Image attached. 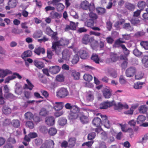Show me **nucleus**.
Wrapping results in <instances>:
<instances>
[{"mask_svg": "<svg viewBox=\"0 0 148 148\" xmlns=\"http://www.w3.org/2000/svg\"><path fill=\"white\" fill-rule=\"evenodd\" d=\"M34 52L38 55H40V53L44 54L45 53V50L44 48L41 47L36 48L34 50Z\"/></svg>", "mask_w": 148, "mask_h": 148, "instance_id": "26", "label": "nucleus"}, {"mask_svg": "<svg viewBox=\"0 0 148 148\" xmlns=\"http://www.w3.org/2000/svg\"><path fill=\"white\" fill-rule=\"evenodd\" d=\"M24 116L25 119L27 120H31L34 118L33 114L29 112L26 113L24 115Z\"/></svg>", "mask_w": 148, "mask_h": 148, "instance_id": "33", "label": "nucleus"}, {"mask_svg": "<svg viewBox=\"0 0 148 148\" xmlns=\"http://www.w3.org/2000/svg\"><path fill=\"white\" fill-rule=\"evenodd\" d=\"M91 59L97 63H99V62H101L98 56L96 54L92 55Z\"/></svg>", "mask_w": 148, "mask_h": 148, "instance_id": "46", "label": "nucleus"}, {"mask_svg": "<svg viewBox=\"0 0 148 148\" xmlns=\"http://www.w3.org/2000/svg\"><path fill=\"white\" fill-rule=\"evenodd\" d=\"M62 58L66 60H69L71 56L72 55V52L69 50H65L62 53Z\"/></svg>", "mask_w": 148, "mask_h": 148, "instance_id": "8", "label": "nucleus"}, {"mask_svg": "<svg viewBox=\"0 0 148 148\" xmlns=\"http://www.w3.org/2000/svg\"><path fill=\"white\" fill-rule=\"evenodd\" d=\"M136 72V69L134 67H130L126 71V75L127 77L133 76Z\"/></svg>", "mask_w": 148, "mask_h": 148, "instance_id": "11", "label": "nucleus"}, {"mask_svg": "<svg viewBox=\"0 0 148 148\" xmlns=\"http://www.w3.org/2000/svg\"><path fill=\"white\" fill-rule=\"evenodd\" d=\"M57 9L58 11L61 12L63 11L64 8V6L62 3H58L56 5Z\"/></svg>", "mask_w": 148, "mask_h": 148, "instance_id": "49", "label": "nucleus"}, {"mask_svg": "<svg viewBox=\"0 0 148 148\" xmlns=\"http://www.w3.org/2000/svg\"><path fill=\"white\" fill-rule=\"evenodd\" d=\"M145 117L142 115H140L138 116L137 118V122L140 124H142L146 120Z\"/></svg>", "mask_w": 148, "mask_h": 148, "instance_id": "29", "label": "nucleus"}, {"mask_svg": "<svg viewBox=\"0 0 148 148\" xmlns=\"http://www.w3.org/2000/svg\"><path fill=\"white\" fill-rule=\"evenodd\" d=\"M34 65L39 69H41L44 67V64L41 62L37 60L34 61Z\"/></svg>", "mask_w": 148, "mask_h": 148, "instance_id": "28", "label": "nucleus"}, {"mask_svg": "<svg viewBox=\"0 0 148 148\" xmlns=\"http://www.w3.org/2000/svg\"><path fill=\"white\" fill-rule=\"evenodd\" d=\"M138 110L141 114H146L148 110V107L145 105L140 106L138 108Z\"/></svg>", "mask_w": 148, "mask_h": 148, "instance_id": "16", "label": "nucleus"}, {"mask_svg": "<svg viewBox=\"0 0 148 148\" xmlns=\"http://www.w3.org/2000/svg\"><path fill=\"white\" fill-rule=\"evenodd\" d=\"M97 11L99 14H103L106 12L105 9L102 8H97Z\"/></svg>", "mask_w": 148, "mask_h": 148, "instance_id": "55", "label": "nucleus"}, {"mask_svg": "<svg viewBox=\"0 0 148 148\" xmlns=\"http://www.w3.org/2000/svg\"><path fill=\"white\" fill-rule=\"evenodd\" d=\"M32 55V51L30 50H28L25 51L22 55L23 57H26L30 56Z\"/></svg>", "mask_w": 148, "mask_h": 148, "instance_id": "53", "label": "nucleus"}, {"mask_svg": "<svg viewBox=\"0 0 148 148\" xmlns=\"http://www.w3.org/2000/svg\"><path fill=\"white\" fill-rule=\"evenodd\" d=\"M100 115L103 119L105 120L104 126L107 128H110V125L109 123V121L107 119V116L105 115Z\"/></svg>", "mask_w": 148, "mask_h": 148, "instance_id": "21", "label": "nucleus"}, {"mask_svg": "<svg viewBox=\"0 0 148 148\" xmlns=\"http://www.w3.org/2000/svg\"><path fill=\"white\" fill-rule=\"evenodd\" d=\"M120 58L121 60H124L125 61L121 64V66L123 69L125 68L127 65V62L125 60L126 58L124 56H120Z\"/></svg>", "mask_w": 148, "mask_h": 148, "instance_id": "41", "label": "nucleus"}, {"mask_svg": "<svg viewBox=\"0 0 148 148\" xmlns=\"http://www.w3.org/2000/svg\"><path fill=\"white\" fill-rule=\"evenodd\" d=\"M114 140V138L112 136H110L108 135L107 139L105 140L107 143H110Z\"/></svg>", "mask_w": 148, "mask_h": 148, "instance_id": "59", "label": "nucleus"}, {"mask_svg": "<svg viewBox=\"0 0 148 148\" xmlns=\"http://www.w3.org/2000/svg\"><path fill=\"white\" fill-rule=\"evenodd\" d=\"M111 90L109 88H106L103 91V96L106 99L110 98L111 96Z\"/></svg>", "mask_w": 148, "mask_h": 148, "instance_id": "17", "label": "nucleus"}, {"mask_svg": "<svg viewBox=\"0 0 148 148\" xmlns=\"http://www.w3.org/2000/svg\"><path fill=\"white\" fill-rule=\"evenodd\" d=\"M48 132L50 135L53 136L56 134L57 130L54 127H51L48 130Z\"/></svg>", "mask_w": 148, "mask_h": 148, "instance_id": "38", "label": "nucleus"}, {"mask_svg": "<svg viewBox=\"0 0 148 148\" xmlns=\"http://www.w3.org/2000/svg\"><path fill=\"white\" fill-rule=\"evenodd\" d=\"M42 31L38 30L35 32L33 35V37L35 38H38L40 37L42 35Z\"/></svg>", "mask_w": 148, "mask_h": 148, "instance_id": "32", "label": "nucleus"}, {"mask_svg": "<svg viewBox=\"0 0 148 148\" xmlns=\"http://www.w3.org/2000/svg\"><path fill=\"white\" fill-rule=\"evenodd\" d=\"M123 27L127 30L130 31H132L133 29L132 27L130 25L129 23L125 24L123 26Z\"/></svg>", "mask_w": 148, "mask_h": 148, "instance_id": "57", "label": "nucleus"}, {"mask_svg": "<svg viewBox=\"0 0 148 148\" xmlns=\"http://www.w3.org/2000/svg\"><path fill=\"white\" fill-rule=\"evenodd\" d=\"M79 111V109L77 106L73 105L71 110V112L78 114Z\"/></svg>", "mask_w": 148, "mask_h": 148, "instance_id": "48", "label": "nucleus"}, {"mask_svg": "<svg viewBox=\"0 0 148 148\" xmlns=\"http://www.w3.org/2000/svg\"><path fill=\"white\" fill-rule=\"evenodd\" d=\"M78 53L81 58L82 59H86L88 57V53L86 51L81 50L78 52Z\"/></svg>", "mask_w": 148, "mask_h": 148, "instance_id": "20", "label": "nucleus"}, {"mask_svg": "<svg viewBox=\"0 0 148 148\" xmlns=\"http://www.w3.org/2000/svg\"><path fill=\"white\" fill-rule=\"evenodd\" d=\"M120 45L122 48L124 54L127 56L130 53L129 51L126 48L125 45L122 44Z\"/></svg>", "mask_w": 148, "mask_h": 148, "instance_id": "52", "label": "nucleus"}, {"mask_svg": "<svg viewBox=\"0 0 148 148\" xmlns=\"http://www.w3.org/2000/svg\"><path fill=\"white\" fill-rule=\"evenodd\" d=\"M75 138H71L69 139L68 144H69V147L70 148L73 147L75 145Z\"/></svg>", "mask_w": 148, "mask_h": 148, "instance_id": "40", "label": "nucleus"}, {"mask_svg": "<svg viewBox=\"0 0 148 148\" xmlns=\"http://www.w3.org/2000/svg\"><path fill=\"white\" fill-rule=\"evenodd\" d=\"M117 106L118 108H116L115 109L118 110L123 108L126 109H127L129 108L128 105L125 103L122 104L120 103H119L117 104Z\"/></svg>", "mask_w": 148, "mask_h": 148, "instance_id": "24", "label": "nucleus"}, {"mask_svg": "<svg viewBox=\"0 0 148 148\" xmlns=\"http://www.w3.org/2000/svg\"><path fill=\"white\" fill-rule=\"evenodd\" d=\"M71 76L75 80L79 79L80 78V74L79 72L75 70H73L71 71Z\"/></svg>", "mask_w": 148, "mask_h": 148, "instance_id": "19", "label": "nucleus"}, {"mask_svg": "<svg viewBox=\"0 0 148 148\" xmlns=\"http://www.w3.org/2000/svg\"><path fill=\"white\" fill-rule=\"evenodd\" d=\"M142 62L145 67H148V56H145L143 58Z\"/></svg>", "mask_w": 148, "mask_h": 148, "instance_id": "44", "label": "nucleus"}, {"mask_svg": "<svg viewBox=\"0 0 148 148\" xmlns=\"http://www.w3.org/2000/svg\"><path fill=\"white\" fill-rule=\"evenodd\" d=\"M140 44L145 49H148V42L147 41H142Z\"/></svg>", "mask_w": 148, "mask_h": 148, "instance_id": "58", "label": "nucleus"}, {"mask_svg": "<svg viewBox=\"0 0 148 148\" xmlns=\"http://www.w3.org/2000/svg\"><path fill=\"white\" fill-rule=\"evenodd\" d=\"M69 92L66 88H61L57 92V96L60 98H64L68 95Z\"/></svg>", "mask_w": 148, "mask_h": 148, "instance_id": "3", "label": "nucleus"}, {"mask_svg": "<svg viewBox=\"0 0 148 148\" xmlns=\"http://www.w3.org/2000/svg\"><path fill=\"white\" fill-rule=\"evenodd\" d=\"M68 40L64 38H61L59 41L55 42L53 43L52 48L53 51H55L56 53L59 54L61 51L60 46L67 45L69 43Z\"/></svg>", "mask_w": 148, "mask_h": 148, "instance_id": "1", "label": "nucleus"}, {"mask_svg": "<svg viewBox=\"0 0 148 148\" xmlns=\"http://www.w3.org/2000/svg\"><path fill=\"white\" fill-rule=\"evenodd\" d=\"M48 111L44 108H42L40 112V115L42 116H45L48 114Z\"/></svg>", "mask_w": 148, "mask_h": 148, "instance_id": "50", "label": "nucleus"}, {"mask_svg": "<svg viewBox=\"0 0 148 148\" xmlns=\"http://www.w3.org/2000/svg\"><path fill=\"white\" fill-rule=\"evenodd\" d=\"M15 86H16L15 91L16 93L18 95H21L22 92V86L18 83H16L15 85Z\"/></svg>", "mask_w": 148, "mask_h": 148, "instance_id": "25", "label": "nucleus"}, {"mask_svg": "<svg viewBox=\"0 0 148 148\" xmlns=\"http://www.w3.org/2000/svg\"><path fill=\"white\" fill-rule=\"evenodd\" d=\"M53 106L48 105V107L52 109L53 108L56 110H61L63 108L64 103L62 102H55L53 103Z\"/></svg>", "mask_w": 148, "mask_h": 148, "instance_id": "4", "label": "nucleus"}, {"mask_svg": "<svg viewBox=\"0 0 148 148\" xmlns=\"http://www.w3.org/2000/svg\"><path fill=\"white\" fill-rule=\"evenodd\" d=\"M40 131L43 134H46L47 133V127L45 126H41L40 127Z\"/></svg>", "mask_w": 148, "mask_h": 148, "instance_id": "54", "label": "nucleus"}, {"mask_svg": "<svg viewBox=\"0 0 148 148\" xmlns=\"http://www.w3.org/2000/svg\"><path fill=\"white\" fill-rule=\"evenodd\" d=\"M26 126L28 127L29 128L33 129L34 128V124L32 121H28L26 122Z\"/></svg>", "mask_w": 148, "mask_h": 148, "instance_id": "56", "label": "nucleus"}, {"mask_svg": "<svg viewBox=\"0 0 148 148\" xmlns=\"http://www.w3.org/2000/svg\"><path fill=\"white\" fill-rule=\"evenodd\" d=\"M108 134L105 132H103L101 133V138L105 140H106Z\"/></svg>", "mask_w": 148, "mask_h": 148, "instance_id": "63", "label": "nucleus"}, {"mask_svg": "<svg viewBox=\"0 0 148 148\" xmlns=\"http://www.w3.org/2000/svg\"><path fill=\"white\" fill-rule=\"evenodd\" d=\"M18 2L17 0H9L8 3V5L5 7L7 10H9L10 9L15 8Z\"/></svg>", "mask_w": 148, "mask_h": 148, "instance_id": "7", "label": "nucleus"}, {"mask_svg": "<svg viewBox=\"0 0 148 148\" xmlns=\"http://www.w3.org/2000/svg\"><path fill=\"white\" fill-rule=\"evenodd\" d=\"M113 103L112 102L106 101L102 103L99 105V108L101 109H106L112 106Z\"/></svg>", "mask_w": 148, "mask_h": 148, "instance_id": "13", "label": "nucleus"}, {"mask_svg": "<svg viewBox=\"0 0 148 148\" xmlns=\"http://www.w3.org/2000/svg\"><path fill=\"white\" fill-rule=\"evenodd\" d=\"M54 143L51 140H47L41 146L40 148H54Z\"/></svg>", "mask_w": 148, "mask_h": 148, "instance_id": "5", "label": "nucleus"}, {"mask_svg": "<svg viewBox=\"0 0 148 148\" xmlns=\"http://www.w3.org/2000/svg\"><path fill=\"white\" fill-rule=\"evenodd\" d=\"M81 122L83 123H86L88 122V119L87 116L84 115L83 113H79L78 114Z\"/></svg>", "mask_w": 148, "mask_h": 148, "instance_id": "15", "label": "nucleus"}, {"mask_svg": "<svg viewBox=\"0 0 148 148\" xmlns=\"http://www.w3.org/2000/svg\"><path fill=\"white\" fill-rule=\"evenodd\" d=\"M37 134L35 132H30L28 136L25 135V140L28 141H29L31 138H34L36 137Z\"/></svg>", "mask_w": 148, "mask_h": 148, "instance_id": "18", "label": "nucleus"}, {"mask_svg": "<svg viewBox=\"0 0 148 148\" xmlns=\"http://www.w3.org/2000/svg\"><path fill=\"white\" fill-rule=\"evenodd\" d=\"M80 7L82 9L84 10L89 9L90 11H93L95 10L94 3H89L86 0L82 1L80 3Z\"/></svg>", "mask_w": 148, "mask_h": 148, "instance_id": "2", "label": "nucleus"}, {"mask_svg": "<svg viewBox=\"0 0 148 148\" xmlns=\"http://www.w3.org/2000/svg\"><path fill=\"white\" fill-rule=\"evenodd\" d=\"M79 58L78 54H76L74 56L72 59L71 62L72 64H76L79 61Z\"/></svg>", "mask_w": 148, "mask_h": 148, "instance_id": "37", "label": "nucleus"}, {"mask_svg": "<svg viewBox=\"0 0 148 148\" xmlns=\"http://www.w3.org/2000/svg\"><path fill=\"white\" fill-rule=\"evenodd\" d=\"M2 111L4 114L7 115L10 113L11 110L10 108L7 106H5L3 107Z\"/></svg>", "mask_w": 148, "mask_h": 148, "instance_id": "43", "label": "nucleus"}, {"mask_svg": "<svg viewBox=\"0 0 148 148\" xmlns=\"http://www.w3.org/2000/svg\"><path fill=\"white\" fill-rule=\"evenodd\" d=\"M61 68L58 66H55L50 67L49 71L53 74H56L58 73L60 71Z\"/></svg>", "mask_w": 148, "mask_h": 148, "instance_id": "12", "label": "nucleus"}, {"mask_svg": "<svg viewBox=\"0 0 148 148\" xmlns=\"http://www.w3.org/2000/svg\"><path fill=\"white\" fill-rule=\"evenodd\" d=\"M94 24V23L93 20L90 19L87 20L85 23V25L86 26L90 28L93 26Z\"/></svg>", "mask_w": 148, "mask_h": 148, "instance_id": "36", "label": "nucleus"}, {"mask_svg": "<svg viewBox=\"0 0 148 148\" xmlns=\"http://www.w3.org/2000/svg\"><path fill=\"white\" fill-rule=\"evenodd\" d=\"M145 5V2L143 1H140L138 2V7L141 9L143 8Z\"/></svg>", "mask_w": 148, "mask_h": 148, "instance_id": "64", "label": "nucleus"}, {"mask_svg": "<svg viewBox=\"0 0 148 148\" xmlns=\"http://www.w3.org/2000/svg\"><path fill=\"white\" fill-rule=\"evenodd\" d=\"M26 82L27 84H25L23 88L24 89L27 88L32 90L34 87V85L28 79H27Z\"/></svg>", "mask_w": 148, "mask_h": 148, "instance_id": "23", "label": "nucleus"}, {"mask_svg": "<svg viewBox=\"0 0 148 148\" xmlns=\"http://www.w3.org/2000/svg\"><path fill=\"white\" fill-rule=\"evenodd\" d=\"M12 74V72L8 69H0V77H4L8 74Z\"/></svg>", "mask_w": 148, "mask_h": 148, "instance_id": "14", "label": "nucleus"}, {"mask_svg": "<svg viewBox=\"0 0 148 148\" xmlns=\"http://www.w3.org/2000/svg\"><path fill=\"white\" fill-rule=\"evenodd\" d=\"M125 7L128 9L133 10L135 8V5L133 4L128 2L126 3L125 4Z\"/></svg>", "mask_w": 148, "mask_h": 148, "instance_id": "39", "label": "nucleus"}, {"mask_svg": "<svg viewBox=\"0 0 148 148\" xmlns=\"http://www.w3.org/2000/svg\"><path fill=\"white\" fill-rule=\"evenodd\" d=\"M16 77L20 79H21L22 78V76L18 73H13L12 75L7 77L5 79V83H8L10 80L14 79Z\"/></svg>", "mask_w": 148, "mask_h": 148, "instance_id": "6", "label": "nucleus"}, {"mask_svg": "<svg viewBox=\"0 0 148 148\" xmlns=\"http://www.w3.org/2000/svg\"><path fill=\"white\" fill-rule=\"evenodd\" d=\"M91 12L89 14V17L91 18L92 20H94L96 19L97 18V15L95 13L92 12V11H91Z\"/></svg>", "mask_w": 148, "mask_h": 148, "instance_id": "61", "label": "nucleus"}, {"mask_svg": "<svg viewBox=\"0 0 148 148\" xmlns=\"http://www.w3.org/2000/svg\"><path fill=\"white\" fill-rule=\"evenodd\" d=\"M122 36L123 37V39L121 38H119L118 40L115 41V44L116 45H121V43H124L125 42L124 41L122 40L123 39L128 40L130 38V35L125 34L122 35Z\"/></svg>", "mask_w": 148, "mask_h": 148, "instance_id": "9", "label": "nucleus"}, {"mask_svg": "<svg viewBox=\"0 0 148 148\" xmlns=\"http://www.w3.org/2000/svg\"><path fill=\"white\" fill-rule=\"evenodd\" d=\"M144 84V82H138L134 84L133 87L135 89H140L142 88L143 85Z\"/></svg>", "mask_w": 148, "mask_h": 148, "instance_id": "31", "label": "nucleus"}, {"mask_svg": "<svg viewBox=\"0 0 148 148\" xmlns=\"http://www.w3.org/2000/svg\"><path fill=\"white\" fill-rule=\"evenodd\" d=\"M56 79L57 81L62 82L64 81V77L62 75H59L57 76Z\"/></svg>", "mask_w": 148, "mask_h": 148, "instance_id": "60", "label": "nucleus"}, {"mask_svg": "<svg viewBox=\"0 0 148 148\" xmlns=\"http://www.w3.org/2000/svg\"><path fill=\"white\" fill-rule=\"evenodd\" d=\"M45 122L46 124L49 126L53 125L55 123L54 117L52 116L47 117L45 119Z\"/></svg>", "mask_w": 148, "mask_h": 148, "instance_id": "10", "label": "nucleus"}, {"mask_svg": "<svg viewBox=\"0 0 148 148\" xmlns=\"http://www.w3.org/2000/svg\"><path fill=\"white\" fill-rule=\"evenodd\" d=\"M78 114L73 113L70 112L68 115L69 119L70 120H73L77 119L78 117H79Z\"/></svg>", "mask_w": 148, "mask_h": 148, "instance_id": "30", "label": "nucleus"}, {"mask_svg": "<svg viewBox=\"0 0 148 148\" xmlns=\"http://www.w3.org/2000/svg\"><path fill=\"white\" fill-rule=\"evenodd\" d=\"M144 76V74L142 73H139L135 76V79L139 80L142 79Z\"/></svg>", "mask_w": 148, "mask_h": 148, "instance_id": "62", "label": "nucleus"}, {"mask_svg": "<svg viewBox=\"0 0 148 148\" xmlns=\"http://www.w3.org/2000/svg\"><path fill=\"white\" fill-rule=\"evenodd\" d=\"M67 123L66 119L64 118H61L59 119L58 123L59 125L63 126L65 125Z\"/></svg>", "mask_w": 148, "mask_h": 148, "instance_id": "47", "label": "nucleus"}, {"mask_svg": "<svg viewBox=\"0 0 148 148\" xmlns=\"http://www.w3.org/2000/svg\"><path fill=\"white\" fill-rule=\"evenodd\" d=\"M131 22L133 24L137 25L139 23L140 21L137 18L133 17L131 19Z\"/></svg>", "mask_w": 148, "mask_h": 148, "instance_id": "51", "label": "nucleus"}, {"mask_svg": "<svg viewBox=\"0 0 148 148\" xmlns=\"http://www.w3.org/2000/svg\"><path fill=\"white\" fill-rule=\"evenodd\" d=\"M94 99V94L92 92L89 91L87 93L86 99L88 101H92Z\"/></svg>", "mask_w": 148, "mask_h": 148, "instance_id": "22", "label": "nucleus"}, {"mask_svg": "<svg viewBox=\"0 0 148 148\" xmlns=\"http://www.w3.org/2000/svg\"><path fill=\"white\" fill-rule=\"evenodd\" d=\"M46 33L49 35H52L53 38H54L55 36L54 34H56L49 27H47L45 31Z\"/></svg>", "mask_w": 148, "mask_h": 148, "instance_id": "35", "label": "nucleus"}, {"mask_svg": "<svg viewBox=\"0 0 148 148\" xmlns=\"http://www.w3.org/2000/svg\"><path fill=\"white\" fill-rule=\"evenodd\" d=\"M12 125L15 127H18L20 125V123L18 120H14L11 122Z\"/></svg>", "mask_w": 148, "mask_h": 148, "instance_id": "42", "label": "nucleus"}, {"mask_svg": "<svg viewBox=\"0 0 148 148\" xmlns=\"http://www.w3.org/2000/svg\"><path fill=\"white\" fill-rule=\"evenodd\" d=\"M84 79L87 81L90 82L92 79V75L88 74H85L83 76Z\"/></svg>", "mask_w": 148, "mask_h": 148, "instance_id": "45", "label": "nucleus"}, {"mask_svg": "<svg viewBox=\"0 0 148 148\" xmlns=\"http://www.w3.org/2000/svg\"><path fill=\"white\" fill-rule=\"evenodd\" d=\"M90 41V38L89 35H85L83 37L82 40V42L85 44H87Z\"/></svg>", "mask_w": 148, "mask_h": 148, "instance_id": "34", "label": "nucleus"}, {"mask_svg": "<svg viewBox=\"0 0 148 148\" xmlns=\"http://www.w3.org/2000/svg\"><path fill=\"white\" fill-rule=\"evenodd\" d=\"M101 123V119L98 117H95L92 121V124L97 127H99Z\"/></svg>", "mask_w": 148, "mask_h": 148, "instance_id": "27", "label": "nucleus"}]
</instances>
